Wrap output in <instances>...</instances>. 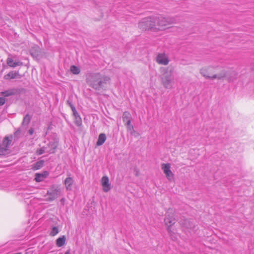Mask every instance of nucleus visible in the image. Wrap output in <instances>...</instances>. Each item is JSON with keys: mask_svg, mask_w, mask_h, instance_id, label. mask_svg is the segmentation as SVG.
Returning a JSON list of instances; mask_svg holds the SVG:
<instances>
[{"mask_svg": "<svg viewBox=\"0 0 254 254\" xmlns=\"http://www.w3.org/2000/svg\"><path fill=\"white\" fill-rule=\"evenodd\" d=\"M110 80L109 77L102 76L99 73H90L87 75L86 82L93 88L99 90L103 86Z\"/></svg>", "mask_w": 254, "mask_h": 254, "instance_id": "obj_1", "label": "nucleus"}, {"mask_svg": "<svg viewBox=\"0 0 254 254\" xmlns=\"http://www.w3.org/2000/svg\"><path fill=\"white\" fill-rule=\"evenodd\" d=\"M160 69L162 71V73L159 76V78L162 85L165 89H172L174 84L173 68H169L167 67H161Z\"/></svg>", "mask_w": 254, "mask_h": 254, "instance_id": "obj_2", "label": "nucleus"}, {"mask_svg": "<svg viewBox=\"0 0 254 254\" xmlns=\"http://www.w3.org/2000/svg\"><path fill=\"white\" fill-rule=\"evenodd\" d=\"M153 32H157L166 30L169 25L171 24V21L163 17H152Z\"/></svg>", "mask_w": 254, "mask_h": 254, "instance_id": "obj_3", "label": "nucleus"}, {"mask_svg": "<svg viewBox=\"0 0 254 254\" xmlns=\"http://www.w3.org/2000/svg\"><path fill=\"white\" fill-rule=\"evenodd\" d=\"M152 17L142 18L138 23V28L141 31H150L153 32Z\"/></svg>", "mask_w": 254, "mask_h": 254, "instance_id": "obj_4", "label": "nucleus"}, {"mask_svg": "<svg viewBox=\"0 0 254 254\" xmlns=\"http://www.w3.org/2000/svg\"><path fill=\"white\" fill-rule=\"evenodd\" d=\"M161 168L167 179L169 182H173L175 180V175L171 170V164L170 163H162Z\"/></svg>", "mask_w": 254, "mask_h": 254, "instance_id": "obj_5", "label": "nucleus"}, {"mask_svg": "<svg viewBox=\"0 0 254 254\" xmlns=\"http://www.w3.org/2000/svg\"><path fill=\"white\" fill-rule=\"evenodd\" d=\"M165 224L166 226L167 231L171 235L172 231L171 227L176 223V219L174 218V214L168 211L164 219Z\"/></svg>", "mask_w": 254, "mask_h": 254, "instance_id": "obj_6", "label": "nucleus"}, {"mask_svg": "<svg viewBox=\"0 0 254 254\" xmlns=\"http://www.w3.org/2000/svg\"><path fill=\"white\" fill-rule=\"evenodd\" d=\"M219 67L218 66H208L202 67L200 69V73L203 77L212 80V75L213 74V70Z\"/></svg>", "mask_w": 254, "mask_h": 254, "instance_id": "obj_7", "label": "nucleus"}, {"mask_svg": "<svg viewBox=\"0 0 254 254\" xmlns=\"http://www.w3.org/2000/svg\"><path fill=\"white\" fill-rule=\"evenodd\" d=\"M11 140L7 136L3 140L2 143L0 144V155H4L8 153L9 147Z\"/></svg>", "mask_w": 254, "mask_h": 254, "instance_id": "obj_8", "label": "nucleus"}, {"mask_svg": "<svg viewBox=\"0 0 254 254\" xmlns=\"http://www.w3.org/2000/svg\"><path fill=\"white\" fill-rule=\"evenodd\" d=\"M156 62L159 64L167 65L170 60L167 55L164 53H159L156 57Z\"/></svg>", "mask_w": 254, "mask_h": 254, "instance_id": "obj_9", "label": "nucleus"}, {"mask_svg": "<svg viewBox=\"0 0 254 254\" xmlns=\"http://www.w3.org/2000/svg\"><path fill=\"white\" fill-rule=\"evenodd\" d=\"M227 73H228V70L224 68H222L218 73L212 75V80H221L225 78L227 76Z\"/></svg>", "mask_w": 254, "mask_h": 254, "instance_id": "obj_10", "label": "nucleus"}, {"mask_svg": "<svg viewBox=\"0 0 254 254\" xmlns=\"http://www.w3.org/2000/svg\"><path fill=\"white\" fill-rule=\"evenodd\" d=\"M21 75L18 71H11L4 76V79L5 80H11L15 78H20Z\"/></svg>", "mask_w": 254, "mask_h": 254, "instance_id": "obj_11", "label": "nucleus"}, {"mask_svg": "<svg viewBox=\"0 0 254 254\" xmlns=\"http://www.w3.org/2000/svg\"><path fill=\"white\" fill-rule=\"evenodd\" d=\"M237 76V73L236 71L233 70H228V73H227V76L225 78L229 82H231L236 80Z\"/></svg>", "mask_w": 254, "mask_h": 254, "instance_id": "obj_12", "label": "nucleus"}, {"mask_svg": "<svg viewBox=\"0 0 254 254\" xmlns=\"http://www.w3.org/2000/svg\"><path fill=\"white\" fill-rule=\"evenodd\" d=\"M6 63L7 65L11 67H15L17 66H21L22 65V63L20 61H17L13 62L12 59L9 56L6 60Z\"/></svg>", "mask_w": 254, "mask_h": 254, "instance_id": "obj_13", "label": "nucleus"}, {"mask_svg": "<svg viewBox=\"0 0 254 254\" xmlns=\"http://www.w3.org/2000/svg\"><path fill=\"white\" fill-rule=\"evenodd\" d=\"M40 52V49L37 45H34L31 49L30 52L31 55L34 58H37L39 56V53Z\"/></svg>", "mask_w": 254, "mask_h": 254, "instance_id": "obj_14", "label": "nucleus"}, {"mask_svg": "<svg viewBox=\"0 0 254 254\" xmlns=\"http://www.w3.org/2000/svg\"><path fill=\"white\" fill-rule=\"evenodd\" d=\"M73 115L74 117V120H75V124L77 126H80L82 124V120L81 118H80V116L77 112L75 108H73Z\"/></svg>", "mask_w": 254, "mask_h": 254, "instance_id": "obj_15", "label": "nucleus"}, {"mask_svg": "<svg viewBox=\"0 0 254 254\" xmlns=\"http://www.w3.org/2000/svg\"><path fill=\"white\" fill-rule=\"evenodd\" d=\"M48 174L49 173L47 171H45L42 174H36L35 180L36 182H41L48 176Z\"/></svg>", "mask_w": 254, "mask_h": 254, "instance_id": "obj_16", "label": "nucleus"}, {"mask_svg": "<svg viewBox=\"0 0 254 254\" xmlns=\"http://www.w3.org/2000/svg\"><path fill=\"white\" fill-rule=\"evenodd\" d=\"M15 94V90L14 89H11L0 92V95L4 98L13 95Z\"/></svg>", "mask_w": 254, "mask_h": 254, "instance_id": "obj_17", "label": "nucleus"}, {"mask_svg": "<svg viewBox=\"0 0 254 254\" xmlns=\"http://www.w3.org/2000/svg\"><path fill=\"white\" fill-rule=\"evenodd\" d=\"M101 184L104 189H110L109 184V179L107 176L102 177L101 179Z\"/></svg>", "mask_w": 254, "mask_h": 254, "instance_id": "obj_18", "label": "nucleus"}, {"mask_svg": "<svg viewBox=\"0 0 254 254\" xmlns=\"http://www.w3.org/2000/svg\"><path fill=\"white\" fill-rule=\"evenodd\" d=\"M65 236H63L57 239L56 240V245L58 247H61L64 246L65 242Z\"/></svg>", "mask_w": 254, "mask_h": 254, "instance_id": "obj_19", "label": "nucleus"}, {"mask_svg": "<svg viewBox=\"0 0 254 254\" xmlns=\"http://www.w3.org/2000/svg\"><path fill=\"white\" fill-rule=\"evenodd\" d=\"M106 139V135L104 133H101L98 137V140L97 141V145L98 146H100L102 145Z\"/></svg>", "mask_w": 254, "mask_h": 254, "instance_id": "obj_20", "label": "nucleus"}, {"mask_svg": "<svg viewBox=\"0 0 254 254\" xmlns=\"http://www.w3.org/2000/svg\"><path fill=\"white\" fill-rule=\"evenodd\" d=\"M132 119L131 114L128 112H125L123 114V121L124 123L127 122L129 121H131Z\"/></svg>", "mask_w": 254, "mask_h": 254, "instance_id": "obj_21", "label": "nucleus"}, {"mask_svg": "<svg viewBox=\"0 0 254 254\" xmlns=\"http://www.w3.org/2000/svg\"><path fill=\"white\" fill-rule=\"evenodd\" d=\"M73 183V180L71 178H67L64 181V184L66 187V189H70V186Z\"/></svg>", "mask_w": 254, "mask_h": 254, "instance_id": "obj_22", "label": "nucleus"}, {"mask_svg": "<svg viewBox=\"0 0 254 254\" xmlns=\"http://www.w3.org/2000/svg\"><path fill=\"white\" fill-rule=\"evenodd\" d=\"M70 71L73 74H78L80 73V69L75 65L71 66Z\"/></svg>", "mask_w": 254, "mask_h": 254, "instance_id": "obj_23", "label": "nucleus"}, {"mask_svg": "<svg viewBox=\"0 0 254 254\" xmlns=\"http://www.w3.org/2000/svg\"><path fill=\"white\" fill-rule=\"evenodd\" d=\"M49 146H51V148L48 150H47V152L49 153H53L55 152V150L57 148V144L56 143H50L49 144Z\"/></svg>", "mask_w": 254, "mask_h": 254, "instance_id": "obj_24", "label": "nucleus"}, {"mask_svg": "<svg viewBox=\"0 0 254 254\" xmlns=\"http://www.w3.org/2000/svg\"><path fill=\"white\" fill-rule=\"evenodd\" d=\"M43 164H44L43 161L41 160V161H38L34 164L33 168L35 170H38V169L41 168L43 166Z\"/></svg>", "mask_w": 254, "mask_h": 254, "instance_id": "obj_25", "label": "nucleus"}, {"mask_svg": "<svg viewBox=\"0 0 254 254\" xmlns=\"http://www.w3.org/2000/svg\"><path fill=\"white\" fill-rule=\"evenodd\" d=\"M31 118L29 115H26L23 119V122H22V125H27L30 121Z\"/></svg>", "mask_w": 254, "mask_h": 254, "instance_id": "obj_26", "label": "nucleus"}, {"mask_svg": "<svg viewBox=\"0 0 254 254\" xmlns=\"http://www.w3.org/2000/svg\"><path fill=\"white\" fill-rule=\"evenodd\" d=\"M59 229L57 227H53L50 232V235L54 236L59 233Z\"/></svg>", "mask_w": 254, "mask_h": 254, "instance_id": "obj_27", "label": "nucleus"}, {"mask_svg": "<svg viewBox=\"0 0 254 254\" xmlns=\"http://www.w3.org/2000/svg\"><path fill=\"white\" fill-rule=\"evenodd\" d=\"M46 149H47V148L45 147H43L41 148H39L37 150L36 153L38 155H41L43 153H44V152H46L48 150H47Z\"/></svg>", "mask_w": 254, "mask_h": 254, "instance_id": "obj_28", "label": "nucleus"}, {"mask_svg": "<svg viewBox=\"0 0 254 254\" xmlns=\"http://www.w3.org/2000/svg\"><path fill=\"white\" fill-rule=\"evenodd\" d=\"M127 129V131L129 132L131 134H132L134 132V129L132 124L126 126Z\"/></svg>", "mask_w": 254, "mask_h": 254, "instance_id": "obj_29", "label": "nucleus"}, {"mask_svg": "<svg viewBox=\"0 0 254 254\" xmlns=\"http://www.w3.org/2000/svg\"><path fill=\"white\" fill-rule=\"evenodd\" d=\"M6 99L3 97H0V106H2L5 104Z\"/></svg>", "mask_w": 254, "mask_h": 254, "instance_id": "obj_30", "label": "nucleus"}, {"mask_svg": "<svg viewBox=\"0 0 254 254\" xmlns=\"http://www.w3.org/2000/svg\"><path fill=\"white\" fill-rule=\"evenodd\" d=\"M67 102L68 103V105L70 107L72 111L73 112V108H75L73 106V105L70 102H69V101H68Z\"/></svg>", "mask_w": 254, "mask_h": 254, "instance_id": "obj_31", "label": "nucleus"}, {"mask_svg": "<svg viewBox=\"0 0 254 254\" xmlns=\"http://www.w3.org/2000/svg\"><path fill=\"white\" fill-rule=\"evenodd\" d=\"M131 121H129L124 123L125 126L131 124Z\"/></svg>", "mask_w": 254, "mask_h": 254, "instance_id": "obj_32", "label": "nucleus"}, {"mask_svg": "<svg viewBox=\"0 0 254 254\" xmlns=\"http://www.w3.org/2000/svg\"><path fill=\"white\" fill-rule=\"evenodd\" d=\"M28 132L30 134L32 135L34 132V129L33 128H31L29 130Z\"/></svg>", "mask_w": 254, "mask_h": 254, "instance_id": "obj_33", "label": "nucleus"}, {"mask_svg": "<svg viewBox=\"0 0 254 254\" xmlns=\"http://www.w3.org/2000/svg\"><path fill=\"white\" fill-rule=\"evenodd\" d=\"M55 197H56L55 195H52V197H50L49 198H48V199L53 200V199H55ZM47 199H48V198H47Z\"/></svg>", "mask_w": 254, "mask_h": 254, "instance_id": "obj_34", "label": "nucleus"}, {"mask_svg": "<svg viewBox=\"0 0 254 254\" xmlns=\"http://www.w3.org/2000/svg\"><path fill=\"white\" fill-rule=\"evenodd\" d=\"M47 192H48V195H52V192H51L50 193H48L49 191H47Z\"/></svg>", "mask_w": 254, "mask_h": 254, "instance_id": "obj_35", "label": "nucleus"}]
</instances>
